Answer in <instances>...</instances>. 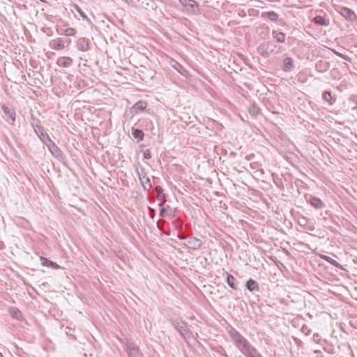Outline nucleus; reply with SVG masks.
Masks as SVG:
<instances>
[{"label":"nucleus","mask_w":357,"mask_h":357,"mask_svg":"<svg viewBox=\"0 0 357 357\" xmlns=\"http://www.w3.org/2000/svg\"><path fill=\"white\" fill-rule=\"evenodd\" d=\"M143 155H144V158H145V159H150L151 158V153L149 149L145 150L143 152Z\"/></svg>","instance_id":"nucleus-32"},{"label":"nucleus","mask_w":357,"mask_h":357,"mask_svg":"<svg viewBox=\"0 0 357 357\" xmlns=\"http://www.w3.org/2000/svg\"><path fill=\"white\" fill-rule=\"evenodd\" d=\"M262 16L265 19L268 20L272 22L276 21L278 17V15L273 11H268V12L263 13Z\"/></svg>","instance_id":"nucleus-18"},{"label":"nucleus","mask_w":357,"mask_h":357,"mask_svg":"<svg viewBox=\"0 0 357 357\" xmlns=\"http://www.w3.org/2000/svg\"><path fill=\"white\" fill-rule=\"evenodd\" d=\"M310 204L316 208H321L324 206L322 201L318 197L312 198L310 200Z\"/></svg>","instance_id":"nucleus-20"},{"label":"nucleus","mask_w":357,"mask_h":357,"mask_svg":"<svg viewBox=\"0 0 357 357\" xmlns=\"http://www.w3.org/2000/svg\"><path fill=\"white\" fill-rule=\"evenodd\" d=\"M75 33H76L75 29H74L73 28L61 29L59 31L60 34H63V35L68 36H74L75 34Z\"/></svg>","instance_id":"nucleus-22"},{"label":"nucleus","mask_w":357,"mask_h":357,"mask_svg":"<svg viewBox=\"0 0 357 357\" xmlns=\"http://www.w3.org/2000/svg\"><path fill=\"white\" fill-rule=\"evenodd\" d=\"M58 66L63 68H68L73 63V59L69 56H61L57 59Z\"/></svg>","instance_id":"nucleus-11"},{"label":"nucleus","mask_w":357,"mask_h":357,"mask_svg":"<svg viewBox=\"0 0 357 357\" xmlns=\"http://www.w3.org/2000/svg\"><path fill=\"white\" fill-rule=\"evenodd\" d=\"M174 326L183 338L190 337V333L184 322L176 319L174 321Z\"/></svg>","instance_id":"nucleus-4"},{"label":"nucleus","mask_w":357,"mask_h":357,"mask_svg":"<svg viewBox=\"0 0 357 357\" xmlns=\"http://www.w3.org/2000/svg\"><path fill=\"white\" fill-rule=\"evenodd\" d=\"M339 13L346 20L352 22L356 19V13L349 8L341 7Z\"/></svg>","instance_id":"nucleus-7"},{"label":"nucleus","mask_w":357,"mask_h":357,"mask_svg":"<svg viewBox=\"0 0 357 357\" xmlns=\"http://www.w3.org/2000/svg\"><path fill=\"white\" fill-rule=\"evenodd\" d=\"M228 333L238 350L241 349V347L244 346V342H248L241 334H240L234 328H231L228 331Z\"/></svg>","instance_id":"nucleus-2"},{"label":"nucleus","mask_w":357,"mask_h":357,"mask_svg":"<svg viewBox=\"0 0 357 357\" xmlns=\"http://www.w3.org/2000/svg\"><path fill=\"white\" fill-rule=\"evenodd\" d=\"M226 275H227V283L228 284V285L234 289H237V285L236 284V279L234 278V277L231 275H230L229 273H228L227 272L225 273Z\"/></svg>","instance_id":"nucleus-19"},{"label":"nucleus","mask_w":357,"mask_h":357,"mask_svg":"<svg viewBox=\"0 0 357 357\" xmlns=\"http://www.w3.org/2000/svg\"><path fill=\"white\" fill-rule=\"evenodd\" d=\"M246 287L250 291L259 290V287L257 282L252 279H250L248 280V282H246Z\"/></svg>","instance_id":"nucleus-17"},{"label":"nucleus","mask_w":357,"mask_h":357,"mask_svg":"<svg viewBox=\"0 0 357 357\" xmlns=\"http://www.w3.org/2000/svg\"><path fill=\"white\" fill-rule=\"evenodd\" d=\"M128 357H144L138 347H136L132 343L128 342L125 345Z\"/></svg>","instance_id":"nucleus-6"},{"label":"nucleus","mask_w":357,"mask_h":357,"mask_svg":"<svg viewBox=\"0 0 357 357\" xmlns=\"http://www.w3.org/2000/svg\"><path fill=\"white\" fill-rule=\"evenodd\" d=\"M273 34H275V38L279 43H283L285 40V35L282 32H276L273 31Z\"/></svg>","instance_id":"nucleus-26"},{"label":"nucleus","mask_w":357,"mask_h":357,"mask_svg":"<svg viewBox=\"0 0 357 357\" xmlns=\"http://www.w3.org/2000/svg\"><path fill=\"white\" fill-rule=\"evenodd\" d=\"M132 135L134 137L137 139L138 140H142L144 137V132L139 129L132 128Z\"/></svg>","instance_id":"nucleus-25"},{"label":"nucleus","mask_w":357,"mask_h":357,"mask_svg":"<svg viewBox=\"0 0 357 357\" xmlns=\"http://www.w3.org/2000/svg\"><path fill=\"white\" fill-rule=\"evenodd\" d=\"M75 8H76V10L79 12V13L80 14V15L83 17V19H86V15L84 13L83 11H82L80 10V8H79V7L77 6H75Z\"/></svg>","instance_id":"nucleus-33"},{"label":"nucleus","mask_w":357,"mask_h":357,"mask_svg":"<svg viewBox=\"0 0 357 357\" xmlns=\"http://www.w3.org/2000/svg\"><path fill=\"white\" fill-rule=\"evenodd\" d=\"M178 1L187 12L192 14L199 12L198 3L195 0H178Z\"/></svg>","instance_id":"nucleus-3"},{"label":"nucleus","mask_w":357,"mask_h":357,"mask_svg":"<svg viewBox=\"0 0 357 357\" xmlns=\"http://www.w3.org/2000/svg\"><path fill=\"white\" fill-rule=\"evenodd\" d=\"M50 47L55 50H61L65 48V41L61 38H57L50 42Z\"/></svg>","instance_id":"nucleus-9"},{"label":"nucleus","mask_w":357,"mask_h":357,"mask_svg":"<svg viewBox=\"0 0 357 357\" xmlns=\"http://www.w3.org/2000/svg\"><path fill=\"white\" fill-rule=\"evenodd\" d=\"M149 209H150V210H151V218H153V216H154V214H153V209H152V208H150Z\"/></svg>","instance_id":"nucleus-36"},{"label":"nucleus","mask_w":357,"mask_h":357,"mask_svg":"<svg viewBox=\"0 0 357 357\" xmlns=\"http://www.w3.org/2000/svg\"><path fill=\"white\" fill-rule=\"evenodd\" d=\"M2 109H3V110L4 113H5V114H6L8 117L11 118L13 121L15 120V118H14V116H13V112H11V111L8 108V107H4V106L2 107Z\"/></svg>","instance_id":"nucleus-27"},{"label":"nucleus","mask_w":357,"mask_h":357,"mask_svg":"<svg viewBox=\"0 0 357 357\" xmlns=\"http://www.w3.org/2000/svg\"><path fill=\"white\" fill-rule=\"evenodd\" d=\"M244 343V346L242 347L239 351L246 357L255 347H254L249 342Z\"/></svg>","instance_id":"nucleus-13"},{"label":"nucleus","mask_w":357,"mask_h":357,"mask_svg":"<svg viewBox=\"0 0 357 357\" xmlns=\"http://www.w3.org/2000/svg\"><path fill=\"white\" fill-rule=\"evenodd\" d=\"M40 138L52 154L58 151V147L47 133H41Z\"/></svg>","instance_id":"nucleus-5"},{"label":"nucleus","mask_w":357,"mask_h":357,"mask_svg":"<svg viewBox=\"0 0 357 357\" xmlns=\"http://www.w3.org/2000/svg\"><path fill=\"white\" fill-rule=\"evenodd\" d=\"M184 244L190 249L197 250L201 248L202 245V241L199 238L191 236L187 238V241Z\"/></svg>","instance_id":"nucleus-8"},{"label":"nucleus","mask_w":357,"mask_h":357,"mask_svg":"<svg viewBox=\"0 0 357 357\" xmlns=\"http://www.w3.org/2000/svg\"><path fill=\"white\" fill-rule=\"evenodd\" d=\"M335 53L336 54V55H337L338 56H340L345 60H347V59H348L347 56L343 55L342 54H341L340 52H335Z\"/></svg>","instance_id":"nucleus-34"},{"label":"nucleus","mask_w":357,"mask_h":357,"mask_svg":"<svg viewBox=\"0 0 357 357\" xmlns=\"http://www.w3.org/2000/svg\"><path fill=\"white\" fill-rule=\"evenodd\" d=\"M172 66L175 70H176L181 75L184 77H187L188 75V72L185 70V68L179 63L174 61V63L172 64Z\"/></svg>","instance_id":"nucleus-15"},{"label":"nucleus","mask_w":357,"mask_h":357,"mask_svg":"<svg viewBox=\"0 0 357 357\" xmlns=\"http://www.w3.org/2000/svg\"><path fill=\"white\" fill-rule=\"evenodd\" d=\"M164 214H165V208H162L160 209V215L161 217H162V216H164Z\"/></svg>","instance_id":"nucleus-35"},{"label":"nucleus","mask_w":357,"mask_h":357,"mask_svg":"<svg viewBox=\"0 0 357 357\" xmlns=\"http://www.w3.org/2000/svg\"><path fill=\"white\" fill-rule=\"evenodd\" d=\"M178 238H181V239L183 238V236H178Z\"/></svg>","instance_id":"nucleus-37"},{"label":"nucleus","mask_w":357,"mask_h":357,"mask_svg":"<svg viewBox=\"0 0 357 357\" xmlns=\"http://www.w3.org/2000/svg\"><path fill=\"white\" fill-rule=\"evenodd\" d=\"M312 22L321 23V22H325V21L322 17L317 15L315 17H314Z\"/></svg>","instance_id":"nucleus-31"},{"label":"nucleus","mask_w":357,"mask_h":357,"mask_svg":"<svg viewBox=\"0 0 357 357\" xmlns=\"http://www.w3.org/2000/svg\"><path fill=\"white\" fill-rule=\"evenodd\" d=\"M261 354H259L256 348L253 349V351L249 354L246 357H259Z\"/></svg>","instance_id":"nucleus-29"},{"label":"nucleus","mask_w":357,"mask_h":357,"mask_svg":"<svg viewBox=\"0 0 357 357\" xmlns=\"http://www.w3.org/2000/svg\"><path fill=\"white\" fill-rule=\"evenodd\" d=\"M41 264L43 266H48V267H58L59 266L55 264L54 262L48 260L45 257H40V258Z\"/></svg>","instance_id":"nucleus-23"},{"label":"nucleus","mask_w":357,"mask_h":357,"mask_svg":"<svg viewBox=\"0 0 357 357\" xmlns=\"http://www.w3.org/2000/svg\"><path fill=\"white\" fill-rule=\"evenodd\" d=\"M78 49L81 51H86L89 48V43L88 41L86 40L84 38H82L79 40L78 43Z\"/></svg>","instance_id":"nucleus-21"},{"label":"nucleus","mask_w":357,"mask_h":357,"mask_svg":"<svg viewBox=\"0 0 357 357\" xmlns=\"http://www.w3.org/2000/svg\"><path fill=\"white\" fill-rule=\"evenodd\" d=\"M293 67V61L291 58L287 57L284 60V70H289Z\"/></svg>","instance_id":"nucleus-24"},{"label":"nucleus","mask_w":357,"mask_h":357,"mask_svg":"<svg viewBox=\"0 0 357 357\" xmlns=\"http://www.w3.org/2000/svg\"><path fill=\"white\" fill-rule=\"evenodd\" d=\"M8 312L10 316L17 320L21 321L22 319V314L21 311L15 307L9 308Z\"/></svg>","instance_id":"nucleus-12"},{"label":"nucleus","mask_w":357,"mask_h":357,"mask_svg":"<svg viewBox=\"0 0 357 357\" xmlns=\"http://www.w3.org/2000/svg\"><path fill=\"white\" fill-rule=\"evenodd\" d=\"M282 51V47H278L271 42H264L257 47V52L265 58L271 54H280Z\"/></svg>","instance_id":"nucleus-1"},{"label":"nucleus","mask_w":357,"mask_h":357,"mask_svg":"<svg viewBox=\"0 0 357 357\" xmlns=\"http://www.w3.org/2000/svg\"><path fill=\"white\" fill-rule=\"evenodd\" d=\"M155 191L157 192V198L158 199L160 200V202L159 204L160 206H162V205L165 203V194L163 193V189L160 186H156L155 187Z\"/></svg>","instance_id":"nucleus-14"},{"label":"nucleus","mask_w":357,"mask_h":357,"mask_svg":"<svg viewBox=\"0 0 357 357\" xmlns=\"http://www.w3.org/2000/svg\"><path fill=\"white\" fill-rule=\"evenodd\" d=\"M259 357H263L261 355Z\"/></svg>","instance_id":"nucleus-38"},{"label":"nucleus","mask_w":357,"mask_h":357,"mask_svg":"<svg viewBox=\"0 0 357 357\" xmlns=\"http://www.w3.org/2000/svg\"><path fill=\"white\" fill-rule=\"evenodd\" d=\"M323 98L324 100H326L327 102H330V100H331V99H332V96H331V92L325 91L323 93Z\"/></svg>","instance_id":"nucleus-28"},{"label":"nucleus","mask_w":357,"mask_h":357,"mask_svg":"<svg viewBox=\"0 0 357 357\" xmlns=\"http://www.w3.org/2000/svg\"><path fill=\"white\" fill-rule=\"evenodd\" d=\"M324 259L328 261L330 264L335 266H339V264L334 259H333L332 258H331L330 257H327V256H325L324 257Z\"/></svg>","instance_id":"nucleus-30"},{"label":"nucleus","mask_w":357,"mask_h":357,"mask_svg":"<svg viewBox=\"0 0 357 357\" xmlns=\"http://www.w3.org/2000/svg\"><path fill=\"white\" fill-rule=\"evenodd\" d=\"M139 175V178L142 182V184L145 190H149L151 188V183L149 178L146 175Z\"/></svg>","instance_id":"nucleus-16"},{"label":"nucleus","mask_w":357,"mask_h":357,"mask_svg":"<svg viewBox=\"0 0 357 357\" xmlns=\"http://www.w3.org/2000/svg\"><path fill=\"white\" fill-rule=\"evenodd\" d=\"M146 102L144 100H139L131 108L130 113L132 114H136L139 112H142L146 107Z\"/></svg>","instance_id":"nucleus-10"}]
</instances>
